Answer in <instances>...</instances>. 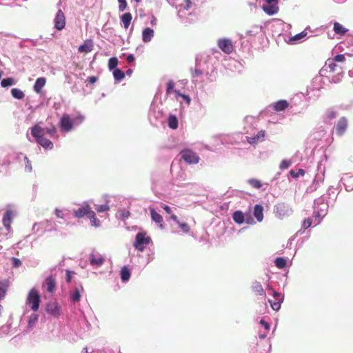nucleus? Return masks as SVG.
Masks as SVG:
<instances>
[{
    "label": "nucleus",
    "instance_id": "1",
    "mask_svg": "<svg viewBox=\"0 0 353 353\" xmlns=\"http://www.w3.org/2000/svg\"><path fill=\"white\" fill-rule=\"evenodd\" d=\"M83 120L82 116H79L74 119H72L67 114H64L60 119L59 125L61 131L69 132L72 129L74 123H79Z\"/></svg>",
    "mask_w": 353,
    "mask_h": 353
},
{
    "label": "nucleus",
    "instance_id": "2",
    "mask_svg": "<svg viewBox=\"0 0 353 353\" xmlns=\"http://www.w3.org/2000/svg\"><path fill=\"white\" fill-rule=\"evenodd\" d=\"M41 302V296L38 292V291L32 288L29 292V294L27 297V303L30 305L31 309L34 312H37L39 310V305Z\"/></svg>",
    "mask_w": 353,
    "mask_h": 353
},
{
    "label": "nucleus",
    "instance_id": "3",
    "mask_svg": "<svg viewBox=\"0 0 353 353\" xmlns=\"http://www.w3.org/2000/svg\"><path fill=\"white\" fill-rule=\"evenodd\" d=\"M150 241V237L146 236L145 232H139L136 235L133 246L139 251L143 252L145 245H148Z\"/></svg>",
    "mask_w": 353,
    "mask_h": 353
},
{
    "label": "nucleus",
    "instance_id": "4",
    "mask_svg": "<svg viewBox=\"0 0 353 353\" xmlns=\"http://www.w3.org/2000/svg\"><path fill=\"white\" fill-rule=\"evenodd\" d=\"M180 155L181 159L188 164H196L199 161V156L190 149L182 150Z\"/></svg>",
    "mask_w": 353,
    "mask_h": 353
},
{
    "label": "nucleus",
    "instance_id": "5",
    "mask_svg": "<svg viewBox=\"0 0 353 353\" xmlns=\"http://www.w3.org/2000/svg\"><path fill=\"white\" fill-rule=\"evenodd\" d=\"M217 46L223 52L230 54L234 50V46L230 39L226 38L219 39L217 41Z\"/></svg>",
    "mask_w": 353,
    "mask_h": 353
},
{
    "label": "nucleus",
    "instance_id": "6",
    "mask_svg": "<svg viewBox=\"0 0 353 353\" xmlns=\"http://www.w3.org/2000/svg\"><path fill=\"white\" fill-rule=\"evenodd\" d=\"M263 10L269 15H273L279 10L278 0H266V4L263 5Z\"/></svg>",
    "mask_w": 353,
    "mask_h": 353
},
{
    "label": "nucleus",
    "instance_id": "7",
    "mask_svg": "<svg viewBox=\"0 0 353 353\" xmlns=\"http://www.w3.org/2000/svg\"><path fill=\"white\" fill-rule=\"evenodd\" d=\"M348 127V120L345 117H341L336 122L334 129L338 136H343Z\"/></svg>",
    "mask_w": 353,
    "mask_h": 353
},
{
    "label": "nucleus",
    "instance_id": "8",
    "mask_svg": "<svg viewBox=\"0 0 353 353\" xmlns=\"http://www.w3.org/2000/svg\"><path fill=\"white\" fill-rule=\"evenodd\" d=\"M54 28L58 30H61L65 26V17L61 10H59L55 16Z\"/></svg>",
    "mask_w": 353,
    "mask_h": 353
},
{
    "label": "nucleus",
    "instance_id": "9",
    "mask_svg": "<svg viewBox=\"0 0 353 353\" xmlns=\"http://www.w3.org/2000/svg\"><path fill=\"white\" fill-rule=\"evenodd\" d=\"M61 307L55 301H51L46 305V311L54 316H59L60 314Z\"/></svg>",
    "mask_w": 353,
    "mask_h": 353
},
{
    "label": "nucleus",
    "instance_id": "10",
    "mask_svg": "<svg viewBox=\"0 0 353 353\" xmlns=\"http://www.w3.org/2000/svg\"><path fill=\"white\" fill-rule=\"evenodd\" d=\"M105 259L99 253H92L90 255V262L92 266H101L103 264Z\"/></svg>",
    "mask_w": 353,
    "mask_h": 353
},
{
    "label": "nucleus",
    "instance_id": "11",
    "mask_svg": "<svg viewBox=\"0 0 353 353\" xmlns=\"http://www.w3.org/2000/svg\"><path fill=\"white\" fill-rule=\"evenodd\" d=\"M151 219L153 221L159 224V227L160 229L163 230L164 229V225H163V216L157 212L154 208L150 209Z\"/></svg>",
    "mask_w": 353,
    "mask_h": 353
},
{
    "label": "nucleus",
    "instance_id": "12",
    "mask_svg": "<svg viewBox=\"0 0 353 353\" xmlns=\"http://www.w3.org/2000/svg\"><path fill=\"white\" fill-rule=\"evenodd\" d=\"M91 209L89 205L84 204L79 209L74 210V214L77 218H82L85 215H88L90 213Z\"/></svg>",
    "mask_w": 353,
    "mask_h": 353
},
{
    "label": "nucleus",
    "instance_id": "13",
    "mask_svg": "<svg viewBox=\"0 0 353 353\" xmlns=\"http://www.w3.org/2000/svg\"><path fill=\"white\" fill-rule=\"evenodd\" d=\"M44 129L36 124L31 128V134L36 139L37 141L39 139L43 137Z\"/></svg>",
    "mask_w": 353,
    "mask_h": 353
},
{
    "label": "nucleus",
    "instance_id": "14",
    "mask_svg": "<svg viewBox=\"0 0 353 353\" xmlns=\"http://www.w3.org/2000/svg\"><path fill=\"white\" fill-rule=\"evenodd\" d=\"M251 289L256 295L265 297V292L262 287V285L259 282H253L251 286Z\"/></svg>",
    "mask_w": 353,
    "mask_h": 353
},
{
    "label": "nucleus",
    "instance_id": "15",
    "mask_svg": "<svg viewBox=\"0 0 353 353\" xmlns=\"http://www.w3.org/2000/svg\"><path fill=\"white\" fill-rule=\"evenodd\" d=\"M170 219L175 221L177 225H179V228L184 232V233H188L190 230V227L189 225L185 222H181L178 219L177 216L175 214H172L170 216Z\"/></svg>",
    "mask_w": 353,
    "mask_h": 353
},
{
    "label": "nucleus",
    "instance_id": "16",
    "mask_svg": "<svg viewBox=\"0 0 353 353\" xmlns=\"http://www.w3.org/2000/svg\"><path fill=\"white\" fill-rule=\"evenodd\" d=\"M93 49V43L91 40H86L84 41L83 44L81 45L78 48V51L79 52L88 53L91 52Z\"/></svg>",
    "mask_w": 353,
    "mask_h": 353
},
{
    "label": "nucleus",
    "instance_id": "17",
    "mask_svg": "<svg viewBox=\"0 0 353 353\" xmlns=\"http://www.w3.org/2000/svg\"><path fill=\"white\" fill-rule=\"evenodd\" d=\"M44 285L46 287V290L49 292H53L55 290L56 280L52 276H50L46 278Z\"/></svg>",
    "mask_w": 353,
    "mask_h": 353
},
{
    "label": "nucleus",
    "instance_id": "18",
    "mask_svg": "<svg viewBox=\"0 0 353 353\" xmlns=\"http://www.w3.org/2000/svg\"><path fill=\"white\" fill-rule=\"evenodd\" d=\"M273 295H274V297L275 299V301H272L271 300H269V302L270 303V305H271V307L275 310V311H278L280 307H281V299L279 298L280 297V294L276 292H273Z\"/></svg>",
    "mask_w": 353,
    "mask_h": 353
},
{
    "label": "nucleus",
    "instance_id": "19",
    "mask_svg": "<svg viewBox=\"0 0 353 353\" xmlns=\"http://www.w3.org/2000/svg\"><path fill=\"white\" fill-rule=\"evenodd\" d=\"M154 30L150 28H145L142 32V40L145 43L150 42L154 37Z\"/></svg>",
    "mask_w": 353,
    "mask_h": 353
},
{
    "label": "nucleus",
    "instance_id": "20",
    "mask_svg": "<svg viewBox=\"0 0 353 353\" xmlns=\"http://www.w3.org/2000/svg\"><path fill=\"white\" fill-rule=\"evenodd\" d=\"M254 216L259 222H261L263 219V207L257 204L254 207Z\"/></svg>",
    "mask_w": 353,
    "mask_h": 353
},
{
    "label": "nucleus",
    "instance_id": "21",
    "mask_svg": "<svg viewBox=\"0 0 353 353\" xmlns=\"http://www.w3.org/2000/svg\"><path fill=\"white\" fill-rule=\"evenodd\" d=\"M132 15L130 12H125L121 16V21L125 29H128L131 23Z\"/></svg>",
    "mask_w": 353,
    "mask_h": 353
},
{
    "label": "nucleus",
    "instance_id": "22",
    "mask_svg": "<svg viewBox=\"0 0 353 353\" xmlns=\"http://www.w3.org/2000/svg\"><path fill=\"white\" fill-rule=\"evenodd\" d=\"M265 137V131H259L255 136L252 137H247L248 141L250 144H256L259 141H262Z\"/></svg>",
    "mask_w": 353,
    "mask_h": 353
},
{
    "label": "nucleus",
    "instance_id": "23",
    "mask_svg": "<svg viewBox=\"0 0 353 353\" xmlns=\"http://www.w3.org/2000/svg\"><path fill=\"white\" fill-rule=\"evenodd\" d=\"M12 211H7L3 216V225L6 228L7 230L10 232L11 229V223H12Z\"/></svg>",
    "mask_w": 353,
    "mask_h": 353
},
{
    "label": "nucleus",
    "instance_id": "24",
    "mask_svg": "<svg viewBox=\"0 0 353 353\" xmlns=\"http://www.w3.org/2000/svg\"><path fill=\"white\" fill-rule=\"evenodd\" d=\"M84 291L83 286H80V288H77L74 290V292H70V299L74 303L80 301L81 299V293Z\"/></svg>",
    "mask_w": 353,
    "mask_h": 353
},
{
    "label": "nucleus",
    "instance_id": "25",
    "mask_svg": "<svg viewBox=\"0 0 353 353\" xmlns=\"http://www.w3.org/2000/svg\"><path fill=\"white\" fill-rule=\"evenodd\" d=\"M46 83V79L45 77H39L36 80V82L34 85V90L37 93H41L42 88L44 87Z\"/></svg>",
    "mask_w": 353,
    "mask_h": 353
},
{
    "label": "nucleus",
    "instance_id": "26",
    "mask_svg": "<svg viewBox=\"0 0 353 353\" xmlns=\"http://www.w3.org/2000/svg\"><path fill=\"white\" fill-rule=\"evenodd\" d=\"M289 106L286 100H279L274 104V109L276 112H281L285 110Z\"/></svg>",
    "mask_w": 353,
    "mask_h": 353
},
{
    "label": "nucleus",
    "instance_id": "27",
    "mask_svg": "<svg viewBox=\"0 0 353 353\" xmlns=\"http://www.w3.org/2000/svg\"><path fill=\"white\" fill-rule=\"evenodd\" d=\"M333 30L336 34H339L341 36L344 35L348 30L347 28H345L343 26H342L339 22L334 23Z\"/></svg>",
    "mask_w": 353,
    "mask_h": 353
},
{
    "label": "nucleus",
    "instance_id": "28",
    "mask_svg": "<svg viewBox=\"0 0 353 353\" xmlns=\"http://www.w3.org/2000/svg\"><path fill=\"white\" fill-rule=\"evenodd\" d=\"M37 142L45 149L52 150L53 148L52 142L44 137L39 139Z\"/></svg>",
    "mask_w": 353,
    "mask_h": 353
},
{
    "label": "nucleus",
    "instance_id": "29",
    "mask_svg": "<svg viewBox=\"0 0 353 353\" xmlns=\"http://www.w3.org/2000/svg\"><path fill=\"white\" fill-rule=\"evenodd\" d=\"M9 287L8 281H0V301L4 299Z\"/></svg>",
    "mask_w": 353,
    "mask_h": 353
},
{
    "label": "nucleus",
    "instance_id": "30",
    "mask_svg": "<svg viewBox=\"0 0 353 353\" xmlns=\"http://www.w3.org/2000/svg\"><path fill=\"white\" fill-rule=\"evenodd\" d=\"M232 218L234 222L238 224H242L245 221L243 213L239 210H237L234 212Z\"/></svg>",
    "mask_w": 353,
    "mask_h": 353
},
{
    "label": "nucleus",
    "instance_id": "31",
    "mask_svg": "<svg viewBox=\"0 0 353 353\" xmlns=\"http://www.w3.org/2000/svg\"><path fill=\"white\" fill-rule=\"evenodd\" d=\"M168 123L169 128H170L171 129L174 130L178 128V119L174 115H170L168 117Z\"/></svg>",
    "mask_w": 353,
    "mask_h": 353
},
{
    "label": "nucleus",
    "instance_id": "32",
    "mask_svg": "<svg viewBox=\"0 0 353 353\" xmlns=\"http://www.w3.org/2000/svg\"><path fill=\"white\" fill-rule=\"evenodd\" d=\"M12 96L17 99H22L24 98L25 94L22 90L19 88H12L11 90Z\"/></svg>",
    "mask_w": 353,
    "mask_h": 353
},
{
    "label": "nucleus",
    "instance_id": "33",
    "mask_svg": "<svg viewBox=\"0 0 353 353\" xmlns=\"http://www.w3.org/2000/svg\"><path fill=\"white\" fill-rule=\"evenodd\" d=\"M88 216L90 220L92 225H94L95 227L99 226L100 221L97 218L94 212L91 210L90 213H89Z\"/></svg>",
    "mask_w": 353,
    "mask_h": 353
},
{
    "label": "nucleus",
    "instance_id": "34",
    "mask_svg": "<svg viewBox=\"0 0 353 353\" xmlns=\"http://www.w3.org/2000/svg\"><path fill=\"white\" fill-rule=\"evenodd\" d=\"M130 277V272L127 267H123L121 270V278L124 282L128 281Z\"/></svg>",
    "mask_w": 353,
    "mask_h": 353
},
{
    "label": "nucleus",
    "instance_id": "35",
    "mask_svg": "<svg viewBox=\"0 0 353 353\" xmlns=\"http://www.w3.org/2000/svg\"><path fill=\"white\" fill-rule=\"evenodd\" d=\"M336 61L332 59H328L326 62V65H327L330 71L331 72H335L337 71L338 65L335 63Z\"/></svg>",
    "mask_w": 353,
    "mask_h": 353
},
{
    "label": "nucleus",
    "instance_id": "36",
    "mask_svg": "<svg viewBox=\"0 0 353 353\" xmlns=\"http://www.w3.org/2000/svg\"><path fill=\"white\" fill-rule=\"evenodd\" d=\"M113 76L115 80L121 81L125 77V74L120 69H115L113 72Z\"/></svg>",
    "mask_w": 353,
    "mask_h": 353
},
{
    "label": "nucleus",
    "instance_id": "37",
    "mask_svg": "<svg viewBox=\"0 0 353 353\" xmlns=\"http://www.w3.org/2000/svg\"><path fill=\"white\" fill-rule=\"evenodd\" d=\"M275 265L279 268H284L286 266V260L282 257L275 259Z\"/></svg>",
    "mask_w": 353,
    "mask_h": 353
},
{
    "label": "nucleus",
    "instance_id": "38",
    "mask_svg": "<svg viewBox=\"0 0 353 353\" xmlns=\"http://www.w3.org/2000/svg\"><path fill=\"white\" fill-rule=\"evenodd\" d=\"M14 84V81L12 78H10V77L3 79L1 82V85L3 88L11 86Z\"/></svg>",
    "mask_w": 353,
    "mask_h": 353
},
{
    "label": "nucleus",
    "instance_id": "39",
    "mask_svg": "<svg viewBox=\"0 0 353 353\" xmlns=\"http://www.w3.org/2000/svg\"><path fill=\"white\" fill-rule=\"evenodd\" d=\"M248 183L253 188L259 189L262 186L261 182L256 179H251L248 181Z\"/></svg>",
    "mask_w": 353,
    "mask_h": 353
},
{
    "label": "nucleus",
    "instance_id": "40",
    "mask_svg": "<svg viewBox=\"0 0 353 353\" xmlns=\"http://www.w3.org/2000/svg\"><path fill=\"white\" fill-rule=\"evenodd\" d=\"M337 116V112L332 110V109H328L325 112V117L329 120H332Z\"/></svg>",
    "mask_w": 353,
    "mask_h": 353
},
{
    "label": "nucleus",
    "instance_id": "41",
    "mask_svg": "<svg viewBox=\"0 0 353 353\" xmlns=\"http://www.w3.org/2000/svg\"><path fill=\"white\" fill-rule=\"evenodd\" d=\"M118 65V59L116 57H112L108 61V67L110 70L115 69Z\"/></svg>",
    "mask_w": 353,
    "mask_h": 353
},
{
    "label": "nucleus",
    "instance_id": "42",
    "mask_svg": "<svg viewBox=\"0 0 353 353\" xmlns=\"http://www.w3.org/2000/svg\"><path fill=\"white\" fill-rule=\"evenodd\" d=\"M290 174L293 178H297L299 176H303L305 174V171L303 169H299L297 172H295L294 170H292L290 172Z\"/></svg>",
    "mask_w": 353,
    "mask_h": 353
},
{
    "label": "nucleus",
    "instance_id": "43",
    "mask_svg": "<svg viewBox=\"0 0 353 353\" xmlns=\"http://www.w3.org/2000/svg\"><path fill=\"white\" fill-rule=\"evenodd\" d=\"M174 83L172 80H170L167 83L166 94L169 95L174 91Z\"/></svg>",
    "mask_w": 353,
    "mask_h": 353
},
{
    "label": "nucleus",
    "instance_id": "44",
    "mask_svg": "<svg viewBox=\"0 0 353 353\" xmlns=\"http://www.w3.org/2000/svg\"><path fill=\"white\" fill-rule=\"evenodd\" d=\"M306 35H307V32L305 31H303L301 33H299V34L294 35V37H292V38H290V41H298V40L303 39Z\"/></svg>",
    "mask_w": 353,
    "mask_h": 353
},
{
    "label": "nucleus",
    "instance_id": "45",
    "mask_svg": "<svg viewBox=\"0 0 353 353\" xmlns=\"http://www.w3.org/2000/svg\"><path fill=\"white\" fill-rule=\"evenodd\" d=\"M292 164V161L290 160H283L280 164V169L285 170L288 168Z\"/></svg>",
    "mask_w": 353,
    "mask_h": 353
},
{
    "label": "nucleus",
    "instance_id": "46",
    "mask_svg": "<svg viewBox=\"0 0 353 353\" xmlns=\"http://www.w3.org/2000/svg\"><path fill=\"white\" fill-rule=\"evenodd\" d=\"M118 2H119V12H123L127 6H128V3L126 2V0H118Z\"/></svg>",
    "mask_w": 353,
    "mask_h": 353
},
{
    "label": "nucleus",
    "instance_id": "47",
    "mask_svg": "<svg viewBox=\"0 0 353 353\" xmlns=\"http://www.w3.org/2000/svg\"><path fill=\"white\" fill-rule=\"evenodd\" d=\"M109 209H110V207L108 204L100 205L97 206V208H96V210L98 212H103L109 210Z\"/></svg>",
    "mask_w": 353,
    "mask_h": 353
},
{
    "label": "nucleus",
    "instance_id": "48",
    "mask_svg": "<svg viewBox=\"0 0 353 353\" xmlns=\"http://www.w3.org/2000/svg\"><path fill=\"white\" fill-rule=\"evenodd\" d=\"M312 223V220L310 218L306 219L303 221L302 227L303 229H307L311 226Z\"/></svg>",
    "mask_w": 353,
    "mask_h": 353
},
{
    "label": "nucleus",
    "instance_id": "49",
    "mask_svg": "<svg viewBox=\"0 0 353 353\" xmlns=\"http://www.w3.org/2000/svg\"><path fill=\"white\" fill-rule=\"evenodd\" d=\"M65 272H66L65 281L67 283H69L71 282L72 276L75 274V272L73 271L68 270H67L65 271Z\"/></svg>",
    "mask_w": 353,
    "mask_h": 353
},
{
    "label": "nucleus",
    "instance_id": "50",
    "mask_svg": "<svg viewBox=\"0 0 353 353\" xmlns=\"http://www.w3.org/2000/svg\"><path fill=\"white\" fill-rule=\"evenodd\" d=\"M44 132L49 134L50 136H53L56 132H57V130H56V128L54 126H52L50 128H46L44 129Z\"/></svg>",
    "mask_w": 353,
    "mask_h": 353
},
{
    "label": "nucleus",
    "instance_id": "51",
    "mask_svg": "<svg viewBox=\"0 0 353 353\" xmlns=\"http://www.w3.org/2000/svg\"><path fill=\"white\" fill-rule=\"evenodd\" d=\"M11 261L12 262V266L14 268H19L21 265V261L17 258L12 257L11 259Z\"/></svg>",
    "mask_w": 353,
    "mask_h": 353
},
{
    "label": "nucleus",
    "instance_id": "52",
    "mask_svg": "<svg viewBox=\"0 0 353 353\" xmlns=\"http://www.w3.org/2000/svg\"><path fill=\"white\" fill-rule=\"evenodd\" d=\"M333 61L336 62H344L345 61V57L344 54H338L334 57Z\"/></svg>",
    "mask_w": 353,
    "mask_h": 353
},
{
    "label": "nucleus",
    "instance_id": "53",
    "mask_svg": "<svg viewBox=\"0 0 353 353\" xmlns=\"http://www.w3.org/2000/svg\"><path fill=\"white\" fill-rule=\"evenodd\" d=\"M202 74V71L195 68L194 70H192V75L193 77H196L201 76Z\"/></svg>",
    "mask_w": 353,
    "mask_h": 353
},
{
    "label": "nucleus",
    "instance_id": "54",
    "mask_svg": "<svg viewBox=\"0 0 353 353\" xmlns=\"http://www.w3.org/2000/svg\"><path fill=\"white\" fill-rule=\"evenodd\" d=\"M184 3L185 5L183 6V8L186 10H188L192 7V5L191 0H184Z\"/></svg>",
    "mask_w": 353,
    "mask_h": 353
},
{
    "label": "nucleus",
    "instance_id": "55",
    "mask_svg": "<svg viewBox=\"0 0 353 353\" xmlns=\"http://www.w3.org/2000/svg\"><path fill=\"white\" fill-rule=\"evenodd\" d=\"M162 208H163V210L166 212L167 214H172V210L171 208L168 206V205H163L162 206Z\"/></svg>",
    "mask_w": 353,
    "mask_h": 353
},
{
    "label": "nucleus",
    "instance_id": "56",
    "mask_svg": "<svg viewBox=\"0 0 353 353\" xmlns=\"http://www.w3.org/2000/svg\"><path fill=\"white\" fill-rule=\"evenodd\" d=\"M25 160H26V168H28V170H29L30 171H31V170H32V166H31V163H30V160H29V159H28V157H25Z\"/></svg>",
    "mask_w": 353,
    "mask_h": 353
},
{
    "label": "nucleus",
    "instance_id": "57",
    "mask_svg": "<svg viewBox=\"0 0 353 353\" xmlns=\"http://www.w3.org/2000/svg\"><path fill=\"white\" fill-rule=\"evenodd\" d=\"M97 80V78L96 77H94V76H92V77H89L87 79V81L90 83H94Z\"/></svg>",
    "mask_w": 353,
    "mask_h": 353
},
{
    "label": "nucleus",
    "instance_id": "58",
    "mask_svg": "<svg viewBox=\"0 0 353 353\" xmlns=\"http://www.w3.org/2000/svg\"><path fill=\"white\" fill-rule=\"evenodd\" d=\"M260 323L262 324L264 326L265 330H269L270 329V325L267 322H265L264 320H263V319L261 320L260 321Z\"/></svg>",
    "mask_w": 353,
    "mask_h": 353
},
{
    "label": "nucleus",
    "instance_id": "59",
    "mask_svg": "<svg viewBox=\"0 0 353 353\" xmlns=\"http://www.w3.org/2000/svg\"><path fill=\"white\" fill-rule=\"evenodd\" d=\"M126 60L128 63H131V62L134 61V57L132 54H129V55H128Z\"/></svg>",
    "mask_w": 353,
    "mask_h": 353
},
{
    "label": "nucleus",
    "instance_id": "60",
    "mask_svg": "<svg viewBox=\"0 0 353 353\" xmlns=\"http://www.w3.org/2000/svg\"><path fill=\"white\" fill-rule=\"evenodd\" d=\"M182 98L185 101V102L188 103V104H190V101H191V99L190 98L189 96L188 95H185V94H183L182 96Z\"/></svg>",
    "mask_w": 353,
    "mask_h": 353
},
{
    "label": "nucleus",
    "instance_id": "61",
    "mask_svg": "<svg viewBox=\"0 0 353 353\" xmlns=\"http://www.w3.org/2000/svg\"><path fill=\"white\" fill-rule=\"evenodd\" d=\"M37 321V315L32 316L30 318V320L29 321V323L30 324L32 321L36 322Z\"/></svg>",
    "mask_w": 353,
    "mask_h": 353
},
{
    "label": "nucleus",
    "instance_id": "62",
    "mask_svg": "<svg viewBox=\"0 0 353 353\" xmlns=\"http://www.w3.org/2000/svg\"><path fill=\"white\" fill-rule=\"evenodd\" d=\"M151 24L152 26H155L157 24V19L154 17H152V19L151 20Z\"/></svg>",
    "mask_w": 353,
    "mask_h": 353
},
{
    "label": "nucleus",
    "instance_id": "63",
    "mask_svg": "<svg viewBox=\"0 0 353 353\" xmlns=\"http://www.w3.org/2000/svg\"><path fill=\"white\" fill-rule=\"evenodd\" d=\"M174 93H175V94H176V96H179V97H182V96L183 95V94H181V93L179 91H178V90H174Z\"/></svg>",
    "mask_w": 353,
    "mask_h": 353
},
{
    "label": "nucleus",
    "instance_id": "64",
    "mask_svg": "<svg viewBox=\"0 0 353 353\" xmlns=\"http://www.w3.org/2000/svg\"><path fill=\"white\" fill-rule=\"evenodd\" d=\"M55 213H56V215H57L58 217H61V214H60L61 213V210H56Z\"/></svg>",
    "mask_w": 353,
    "mask_h": 353
}]
</instances>
